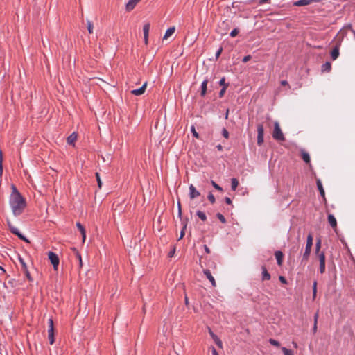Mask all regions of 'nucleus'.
I'll use <instances>...</instances> for the list:
<instances>
[{"label": "nucleus", "instance_id": "c756f323", "mask_svg": "<svg viewBox=\"0 0 355 355\" xmlns=\"http://www.w3.org/2000/svg\"><path fill=\"white\" fill-rule=\"evenodd\" d=\"M320 246H321V240L318 239L315 244V251H316V253L318 254H319V253H320Z\"/></svg>", "mask_w": 355, "mask_h": 355}, {"label": "nucleus", "instance_id": "bf43d9fd", "mask_svg": "<svg viewBox=\"0 0 355 355\" xmlns=\"http://www.w3.org/2000/svg\"><path fill=\"white\" fill-rule=\"evenodd\" d=\"M281 85H288V82L286 80H282L281 81Z\"/></svg>", "mask_w": 355, "mask_h": 355}, {"label": "nucleus", "instance_id": "5fc2aeb1", "mask_svg": "<svg viewBox=\"0 0 355 355\" xmlns=\"http://www.w3.org/2000/svg\"><path fill=\"white\" fill-rule=\"evenodd\" d=\"M225 201L228 205H231L232 204V200L229 197H225Z\"/></svg>", "mask_w": 355, "mask_h": 355}, {"label": "nucleus", "instance_id": "ea45409f", "mask_svg": "<svg viewBox=\"0 0 355 355\" xmlns=\"http://www.w3.org/2000/svg\"><path fill=\"white\" fill-rule=\"evenodd\" d=\"M19 261L20 262V263L21 264V266H22V268L23 269H26V264L25 263V261H24V259L21 258V257H19Z\"/></svg>", "mask_w": 355, "mask_h": 355}, {"label": "nucleus", "instance_id": "4be33fe9", "mask_svg": "<svg viewBox=\"0 0 355 355\" xmlns=\"http://www.w3.org/2000/svg\"><path fill=\"white\" fill-rule=\"evenodd\" d=\"M76 227H78V229L80 230V232L81 233V235L83 237V241H85V239L86 237V233H85V230L84 227L80 223H76Z\"/></svg>", "mask_w": 355, "mask_h": 355}, {"label": "nucleus", "instance_id": "052dcab7", "mask_svg": "<svg viewBox=\"0 0 355 355\" xmlns=\"http://www.w3.org/2000/svg\"><path fill=\"white\" fill-rule=\"evenodd\" d=\"M232 8H236L238 6V3L237 2H233L232 3Z\"/></svg>", "mask_w": 355, "mask_h": 355}, {"label": "nucleus", "instance_id": "de8ad7c7", "mask_svg": "<svg viewBox=\"0 0 355 355\" xmlns=\"http://www.w3.org/2000/svg\"><path fill=\"white\" fill-rule=\"evenodd\" d=\"M178 216L182 220V211L180 202L178 204Z\"/></svg>", "mask_w": 355, "mask_h": 355}, {"label": "nucleus", "instance_id": "338daca9", "mask_svg": "<svg viewBox=\"0 0 355 355\" xmlns=\"http://www.w3.org/2000/svg\"><path fill=\"white\" fill-rule=\"evenodd\" d=\"M0 270H1L3 272H6V270L0 266Z\"/></svg>", "mask_w": 355, "mask_h": 355}, {"label": "nucleus", "instance_id": "7c9ffc66", "mask_svg": "<svg viewBox=\"0 0 355 355\" xmlns=\"http://www.w3.org/2000/svg\"><path fill=\"white\" fill-rule=\"evenodd\" d=\"M269 343L273 345V346H275V347H279L280 345V343L279 341L275 340V339H272V338H270L269 339Z\"/></svg>", "mask_w": 355, "mask_h": 355}, {"label": "nucleus", "instance_id": "f257e3e1", "mask_svg": "<svg viewBox=\"0 0 355 355\" xmlns=\"http://www.w3.org/2000/svg\"><path fill=\"white\" fill-rule=\"evenodd\" d=\"M9 205L15 216H20L26 206L25 199L14 185H12V192L9 198Z\"/></svg>", "mask_w": 355, "mask_h": 355}, {"label": "nucleus", "instance_id": "603ef678", "mask_svg": "<svg viewBox=\"0 0 355 355\" xmlns=\"http://www.w3.org/2000/svg\"><path fill=\"white\" fill-rule=\"evenodd\" d=\"M49 327H53V320L52 318H49L48 320Z\"/></svg>", "mask_w": 355, "mask_h": 355}, {"label": "nucleus", "instance_id": "dca6fc26", "mask_svg": "<svg viewBox=\"0 0 355 355\" xmlns=\"http://www.w3.org/2000/svg\"><path fill=\"white\" fill-rule=\"evenodd\" d=\"M275 258L277 259V263L279 266H281L283 262V253L281 251H276L275 252Z\"/></svg>", "mask_w": 355, "mask_h": 355}, {"label": "nucleus", "instance_id": "b1692460", "mask_svg": "<svg viewBox=\"0 0 355 355\" xmlns=\"http://www.w3.org/2000/svg\"><path fill=\"white\" fill-rule=\"evenodd\" d=\"M182 223L183 227H182V230L180 231V236L178 238V240H180V239H182L184 237V236L185 234L184 231H185V230L187 228V223L186 220H182Z\"/></svg>", "mask_w": 355, "mask_h": 355}, {"label": "nucleus", "instance_id": "13d9d810", "mask_svg": "<svg viewBox=\"0 0 355 355\" xmlns=\"http://www.w3.org/2000/svg\"><path fill=\"white\" fill-rule=\"evenodd\" d=\"M318 318V313L317 312L314 315V322L317 323Z\"/></svg>", "mask_w": 355, "mask_h": 355}, {"label": "nucleus", "instance_id": "f3484780", "mask_svg": "<svg viewBox=\"0 0 355 355\" xmlns=\"http://www.w3.org/2000/svg\"><path fill=\"white\" fill-rule=\"evenodd\" d=\"M77 139V134L76 132L71 133L67 139L68 144L74 145V142Z\"/></svg>", "mask_w": 355, "mask_h": 355}, {"label": "nucleus", "instance_id": "0eeeda50", "mask_svg": "<svg viewBox=\"0 0 355 355\" xmlns=\"http://www.w3.org/2000/svg\"><path fill=\"white\" fill-rule=\"evenodd\" d=\"M319 261H320V267L319 271L321 274L324 273L325 271V255L323 252H321L318 254Z\"/></svg>", "mask_w": 355, "mask_h": 355}, {"label": "nucleus", "instance_id": "e2e57ef3", "mask_svg": "<svg viewBox=\"0 0 355 355\" xmlns=\"http://www.w3.org/2000/svg\"><path fill=\"white\" fill-rule=\"evenodd\" d=\"M216 148H217L219 150H222V148H223V147H222V146H221L220 144L217 145Z\"/></svg>", "mask_w": 355, "mask_h": 355}, {"label": "nucleus", "instance_id": "6ab92c4d", "mask_svg": "<svg viewBox=\"0 0 355 355\" xmlns=\"http://www.w3.org/2000/svg\"><path fill=\"white\" fill-rule=\"evenodd\" d=\"M207 83H208V80L205 79L202 81V84H201V92H200V95L202 96H204L205 94H206V92H207Z\"/></svg>", "mask_w": 355, "mask_h": 355}, {"label": "nucleus", "instance_id": "6e6d98bb", "mask_svg": "<svg viewBox=\"0 0 355 355\" xmlns=\"http://www.w3.org/2000/svg\"><path fill=\"white\" fill-rule=\"evenodd\" d=\"M204 249H205V251L206 252V253H207V254L210 253V250L206 245H204Z\"/></svg>", "mask_w": 355, "mask_h": 355}, {"label": "nucleus", "instance_id": "ddd939ff", "mask_svg": "<svg viewBox=\"0 0 355 355\" xmlns=\"http://www.w3.org/2000/svg\"><path fill=\"white\" fill-rule=\"evenodd\" d=\"M149 30H150V24H145L143 27V31H144V42H145L146 44H148Z\"/></svg>", "mask_w": 355, "mask_h": 355}, {"label": "nucleus", "instance_id": "4c0bfd02", "mask_svg": "<svg viewBox=\"0 0 355 355\" xmlns=\"http://www.w3.org/2000/svg\"><path fill=\"white\" fill-rule=\"evenodd\" d=\"M238 33H239V30H238L237 28H234V29H233V30L230 32V35L232 37H235V36H236V35H237Z\"/></svg>", "mask_w": 355, "mask_h": 355}, {"label": "nucleus", "instance_id": "a878e982", "mask_svg": "<svg viewBox=\"0 0 355 355\" xmlns=\"http://www.w3.org/2000/svg\"><path fill=\"white\" fill-rule=\"evenodd\" d=\"M302 157L304 162L309 163L310 162V156L309 154L304 150H302Z\"/></svg>", "mask_w": 355, "mask_h": 355}, {"label": "nucleus", "instance_id": "c9c22d12", "mask_svg": "<svg viewBox=\"0 0 355 355\" xmlns=\"http://www.w3.org/2000/svg\"><path fill=\"white\" fill-rule=\"evenodd\" d=\"M207 198H208V200L211 202V203L213 204L215 202V197L211 193H209L208 194Z\"/></svg>", "mask_w": 355, "mask_h": 355}, {"label": "nucleus", "instance_id": "09e8293b", "mask_svg": "<svg viewBox=\"0 0 355 355\" xmlns=\"http://www.w3.org/2000/svg\"><path fill=\"white\" fill-rule=\"evenodd\" d=\"M279 279L283 284H286L287 283V281H286V278L284 277H283V276H279Z\"/></svg>", "mask_w": 355, "mask_h": 355}, {"label": "nucleus", "instance_id": "72a5a7b5", "mask_svg": "<svg viewBox=\"0 0 355 355\" xmlns=\"http://www.w3.org/2000/svg\"><path fill=\"white\" fill-rule=\"evenodd\" d=\"M211 184L212 186L217 190L222 191L223 189L221 187H220L218 184H216L214 181L211 180Z\"/></svg>", "mask_w": 355, "mask_h": 355}, {"label": "nucleus", "instance_id": "393cba45", "mask_svg": "<svg viewBox=\"0 0 355 355\" xmlns=\"http://www.w3.org/2000/svg\"><path fill=\"white\" fill-rule=\"evenodd\" d=\"M262 269V280H269L270 279V275L265 268Z\"/></svg>", "mask_w": 355, "mask_h": 355}, {"label": "nucleus", "instance_id": "9d476101", "mask_svg": "<svg viewBox=\"0 0 355 355\" xmlns=\"http://www.w3.org/2000/svg\"><path fill=\"white\" fill-rule=\"evenodd\" d=\"M209 333L210 336L212 338L215 343L220 348H223V343L221 340L216 336L211 330L209 328Z\"/></svg>", "mask_w": 355, "mask_h": 355}, {"label": "nucleus", "instance_id": "774afa93", "mask_svg": "<svg viewBox=\"0 0 355 355\" xmlns=\"http://www.w3.org/2000/svg\"><path fill=\"white\" fill-rule=\"evenodd\" d=\"M174 251H175V250H173V252H171L169 253V257H172V256L173 255V254H174Z\"/></svg>", "mask_w": 355, "mask_h": 355}, {"label": "nucleus", "instance_id": "7ed1b4c3", "mask_svg": "<svg viewBox=\"0 0 355 355\" xmlns=\"http://www.w3.org/2000/svg\"><path fill=\"white\" fill-rule=\"evenodd\" d=\"M272 137L277 141H284L285 138L283 132L280 128L279 124L277 121L274 123V130L272 132Z\"/></svg>", "mask_w": 355, "mask_h": 355}, {"label": "nucleus", "instance_id": "f8f14e48", "mask_svg": "<svg viewBox=\"0 0 355 355\" xmlns=\"http://www.w3.org/2000/svg\"><path fill=\"white\" fill-rule=\"evenodd\" d=\"M315 0H298L293 3V5L295 6H304L311 4L313 2H315Z\"/></svg>", "mask_w": 355, "mask_h": 355}, {"label": "nucleus", "instance_id": "49530a36", "mask_svg": "<svg viewBox=\"0 0 355 355\" xmlns=\"http://www.w3.org/2000/svg\"><path fill=\"white\" fill-rule=\"evenodd\" d=\"M251 58L252 57L250 55H248L245 56L243 58V62H247L248 61H249L251 59Z\"/></svg>", "mask_w": 355, "mask_h": 355}, {"label": "nucleus", "instance_id": "a19ab883", "mask_svg": "<svg viewBox=\"0 0 355 355\" xmlns=\"http://www.w3.org/2000/svg\"><path fill=\"white\" fill-rule=\"evenodd\" d=\"M226 89H227V85H225V87H223L220 89V92H219V96H220V98L223 96V95H224V94H225V91H226Z\"/></svg>", "mask_w": 355, "mask_h": 355}, {"label": "nucleus", "instance_id": "1a4fd4ad", "mask_svg": "<svg viewBox=\"0 0 355 355\" xmlns=\"http://www.w3.org/2000/svg\"><path fill=\"white\" fill-rule=\"evenodd\" d=\"M146 86H147V82H145L143 84V85L141 87H139V89L132 90L131 94H132L135 96H141L145 92Z\"/></svg>", "mask_w": 355, "mask_h": 355}, {"label": "nucleus", "instance_id": "39448f33", "mask_svg": "<svg viewBox=\"0 0 355 355\" xmlns=\"http://www.w3.org/2000/svg\"><path fill=\"white\" fill-rule=\"evenodd\" d=\"M48 257L53 268L57 270L60 262L58 255L53 252H49Z\"/></svg>", "mask_w": 355, "mask_h": 355}, {"label": "nucleus", "instance_id": "bb28decb", "mask_svg": "<svg viewBox=\"0 0 355 355\" xmlns=\"http://www.w3.org/2000/svg\"><path fill=\"white\" fill-rule=\"evenodd\" d=\"M231 183H232V185H231L232 189L233 191H235L239 185V181L237 180L236 178H232Z\"/></svg>", "mask_w": 355, "mask_h": 355}, {"label": "nucleus", "instance_id": "423d86ee", "mask_svg": "<svg viewBox=\"0 0 355 355\" xmlns=\"http://www.w3.org/2000/svg\"><path fill=\"white\" fill-rule=\"evenodd\" d=\"M264 128L262 124L257 125V144L261 146L264 141L263 140Z\"/></svg>", "mask_w": 355, "mask_h": 355}, {"label": "nucleus", "instance_id": "4468645a", "mask_svg": "<svg viewBox=\"0 0 355 355\" xmlns=\"http://www.w3.org/2000/svg\"><path fill=\"white\" fill-rule=\"evenodd\" d=\"M138 1L136 0H129L128 3L125 4V9L127 11H130L133 10L135 6L137 4Z\"/></svg>", "mask_w": 355, "mask_h": 355}, {"label": "nucleus", "instance_id": "f03ea898", "mask_svg": "<svg viewBox=\"0 0 355 355\" xmlns=\"http://www.w3.org/2000/svg\"><path fill=\"white\" fill-rule=\"evenodd\" d=\"M312 245H313V236L311 234H309L307 236L306 248H305L304 254L302 255V260H306V261L308 260L310 253H311Z\"/></svg>", "mask_w": 355, "mask_h": 355}, {"label": "nucleus", "instance_id": "864d4df0", "mask_svg": "<svg viewBox=\"0 0 355 355\" xmlns=\"http://www.w3.org/2000/svg\"><path fill=\"white\" fill-rule=\"evenodd\" d=\"M313 291H315V293H317V282L314 281L313 284Z\"/></svg>", "mask_w": 355, "mask_h": 355}, {"label": "nucleus", "instance_id": "20e7f679", "mask_svg": "<svg viewBox=\"0 0 355 355\" xmlns=\"http://www.w3.org/2000/svg\"><path fill=\"white\" fill-rule=\"evenodd\" d=\"M8 227H9V229H10V232L12 234H14L16 236H17L20 239H21V240L27 242V243H29L28 239L26 236H24L22 234H21L19 230L17 227L13 226L9 221H8Z\"/></svg>", "mask_w": 355, "mask_h": 355}, {"label": "nucleus", "instance_id": "473e14b6", "mask_svg": "<svg viewBox=\"0 0 355 355\" xmlns=\"http://www.w3.org/2000/svg\"><path fill=\"white\" fill-rule=\"evenodd\" d=\"M191 131L193 134V136L196 138H199V135L198 133L196 132V129H195V127L193 125H192L191 127Z\"/></svg>", "mask_w": 355, "mask_h": 355}, {"label": "nucleus", "instance_id": "cd10ccee", "mask_svg": "<svg viewBox=\"0 0 355 355\" xmlns=\"http://www.w3.org/2000/svg\"><path fill=\"white\" fill-rule=\"evenodd\" d=\"M282 351L284 353V355H294V353L292 350L287 349L286 347H282Z\"/></svg>", "mask_w": 355, "mask_h": 355}, {"label": "nucleus", "instance_id": "9b49d317", "mask_svg": "<svg viewBox=\"0 0 355 355\" xmlns=\"http://www.w3.org/2000/svg\"><path fill=\"white\" fill-rule=\"evenodd\" d=\"M203 273L205 274L206 277L210 281L211 285L215 287L216 286V283L210 270L208 269L204 270Z\"/></svg>", "mask_w": 355, "mask_h": 355}, {"label": "nucleus", "instance_id": "c85d7f7f", "mask_svg": "<svg viewBox=\"0 0 355 355\" xmlns=\"http://www.w3.org/2000/svg\"><path fill=\"white\" fill-rule=\"evenodd\" d=\"M196 215L203 221L207 220L206 214L201 211H197Z\"/></svg>", "mask_w": 355, "mask_h": 355}, {"label": "nucleus", "instance_id": "680f3d73", "mask_svg": "<svg viewBox=\"0 0 355 355\" xmlns=\"http://www.w3.org/2000/svg\"><path fill=\"white\" fill-rule=\"evenodd\" d=\"M292 345H293V347H295V348H297V343H296V342L293 341V342H292Z\"/></svg>", "mask_w": 355, "mask_h": 355}, {"label": "nucleus", "instance_id": "69168bd1", "mask_svg": "<svg viewBox=\"0 0 355 355\" xmlns=\"http://www.w3.org/2000/svg\"><path fill=\"white\" fill-rule=\"evenodd\" d=\"M315 296H316V293H315V291H313V300L315 298Z\"/></svg>", "mask_w": 355, "mask_h": 355}, {"label": "nucleus", "instance_id": "412c9836", "mask_svg": "<svg viewBox=\"0 0 355 355\" xmlns=\"http://www.w3.org/2000/svg\"><path fill=\"white\" fill-rule=\"evenodd\" d=\"M175 31V28L174 26L171 27L168 29H167L164 37H163V39L166 40L167 38H168L170 36H171L174 33Z\"/></svg>", "mask_w": 355, "mask_h": 355}, {"label": "nucleus", "instance_id": "e433bc0d", "mask_svg": "<svg viewBox=\"0 0 355 355\" xmlns=\"http://www.w3.org/2000/svg\"><path fill=\"white\" fill-rule=\"evenodd\" d=\"M87 29H88L89 33H92L93 25H92V23L89 20L87 21Z\"/></svg>", "mask_w": 355, "mask_h": 355}, {"label": "nucleus", "instance_id": "3c124183", "mask_svg": "<svg viewBox=\"0 0 355 355\" xmlns=\"http://www.w3.org/2000/svg\"><path fill=\"white\" fill-rule=\"evenodd\" d=\"M212 355H219L214 347H211Z\"/></svg>", "mask_w": 355, "mask_h": 355}, {"label": "nucleus", "instance_id": "f704fd0d", "mask_svg": "<svg viewBox=\"0 0 355 355\" xmlns=\"http://www.w3.org/2000/svg\"><path fill=\"white\" fill-rule=\"evenodd\" d=\"M96 180H97V182H98V186L101 189V187H102V182H101L100 175H99V174L98 173H96Z\"/></svg>", "mask_w": 355, "mask_h": 355}, {"label": "nucleus", "instance_id": "2f4dec72", "mask_svg": "<svg viewBox=\"0 0 355 355\" xmlns=\"http://www.w3.org/2000/svg\"><path fill=\"white\" fill-rule=\"evenodd\" d=\"M216 216L217 218L220 220V221L223 223H226V220H225V218L224 217V216L220 213H218L216 214Z\"/></svg>", "mask_w": 355, "mask_h": 355}, {"label": "nucleus", "instance_id": "58836bf2", "mask_svg": "<svg viewBox=\"0 0 355 355\" xmlns=\"http://www.w3.org/2000/svg\"><path fill=\"white\" fill-rule=\"evenodd\" d=\"M222 135L225 139H228L229 137V132L228 131L224 128L222 130Z\"/></svg>", "mask_w": 355, "mask_h": 355}, {"label": "nucleus", "instance_id": "6e6552de", "mask_svg": "<svg viewBox=\"0 0 355 355\" xmlns=\"http://www.w3.org/2000/svg\"><path fill=\"white\" fill-rule=\"evenodd\" d=\"M189 197L191 199H194L200 195V192L196 190V187L193 184L189 185Z\"/></svg>", "mask_w": 355, "mask_h": 355}, {"label": "nucleus", "instance_id": "8fccbe9b", "mask_svg": "<svg viewBox=\"0 0 355 355\" xmlns=\"http://www.w3.org/2000/svg\"><path fill=\"white\" fill-rule=\"evenodd\" d=\"M54 334V327H49L48 335Z\"/></svg>", "mask_w": 355, "mask_h": 355}, {"label": "nucleus", "instance_id": "4d7b16f0", "mask_svg": "<svg viewBox=\"0 0 355 355\" xmlns=\"http://www.w3.org/2000/svg\"><path fill=\"white\" fill-rule=\"evenodd\" d=\"M317 331V323L314 322L313 327V332L315 334Z\"/></svg>", "mask_w": 355, "mask_h": 355}, {"label": "nucleus", "instance_id": "37998d69", "mask_svg": "<svg viewBox=\"0 0 355 355\" xmlns=\"http://www.w3.org/2000/svg\"><path fill=\"white\" fill-rule=\"evenodd\" d=\"M222 51H223V48H222V47H220V48L217 50V51L216 52V55H216V59H218V57H219V56H220V55L221 54Z\"/></svg>", "mask_w": 355, "mask_h": 355}, {"label": "nucleus", "instance_id": "0e129e2a", "mask_svg": "<svg viewBox=\"0 0 355 355\" xmlns=\"http://www.w3.org/2000/svg\"><path fill=\"white\" fill-rule=\"evenodd\" d=\"M228 114H229V110H227L225 113V119H227L228 118Z\"/></svg>", "mask_w": 355, "mask_h": 355}, {"label": "nucleus", "instance_id": "c03bdc74", "mask_svg": "<svg viewBox=\"0 0 355 355\" xmlns=\"http://www.w3.org/2000/svg\"><path fill=\"white\" fill-rule=\"evenodd\" d=\"M48 338H49L50 344L51 345L53 344V343H54V334L48 335Z\"/></svg>", "mask_w": 355, "mask_h": 355}, {"label": "nucleus", "instance_id": "aec40b11", "mask_svg": "<svg viewBox=\"0 0 355 355\" xmlns=\"http://www.w3.org/2000/svg\"><path fill=\"white\" fill-rule=\"evenodd\" d=\"M328 222L332 227H336L337 225L336 219L332 214L328 216Z\"/></svg>", "mask_w": 355, "mask_h": 355}, {"label": "nucleus", "instance_id": "a211bd4d", "mask_svg": "<svg viewBox=\"0 0 355 355\" xmlns=\"http://www.w3.org/2000/svg\"><path fill=\"white\" fill-rule=\"evenodd\" d=\"M339 56V47L336 46L333 49V50L331 52V57L332 60H336Z\"/></svg>", "mask_w": 355, "mask_h": 355}, {"label": "nucleus", "instance_id": "5701e85b", "mask_svg": "<svg viewBox=\"0 0 355 355\" xmlns=\"http://www.w3.org/2000/svg\"><path fill=\"white\" fill-rule=\"evenodd\" d=\"M331 68V63L329 62H326L324 64L322 65L321 70L322 72H329L330 71Z\"/></svg>", "mask_w": 355, "mask_h": 355}, {"label": "nucleus", "instance_id": "2eb2a0df", "mask_svg": "<svg viewBox=\"0 0 355 355\" xmlns=\"http://www.w3.org/2000/svg\"><path fill=\"white\" fill-rule=\"evenodd\" d=\"M316 184H317V187H318V189L319 190V192H320V196L324 198L325 199V193H324V188L322 187V182L320 179H318L316 180Z\"/></svg>", "mask_w": 355, "mask_h": 355}, {"label": "nucleus", "instance_id": "79ce46f5", "mask_svg": "<svg viewBox=\"0 0 355 355\" xmlns=\"http://www.w3.org/2000/svg\"><path fill=\"white\" fill-rule=\"evenodd\" d=\"M219 85H220V86H223V87H225V85H227V87L228 86V85L225 83V78H222L220 80V81H219Z\"/></svg>", "mask_w": 355, "mask_h": 355}, {"label": "nucleus", "instance_id": "a18cd8bd", "mask_svg": "<svg viewBox=\"0 0 355 355\" xmlns=\"http://www.w3.org/2000/svg\"><path fill=\"white\" fill-rule=\"evenodd\" d=\"M2 162H3L2 152L0 150V171L1 172H2Z\"/></svg>", "mask_w": 355, "mask_h": 355}]
</instances>
